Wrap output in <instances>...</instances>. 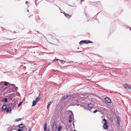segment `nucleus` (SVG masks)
Instances as JSON below:
<instances>
[{"mask_svg":"<svg viewBox=\"0 0 131 131\" xmlns=\"http://www.w3.org/2000/svg\"><path fill=\"white\" fill-rule=\"evenodd\" d=\"M47 131H50V129L49 128H48Z\"/></svg>","mask_w":131,"mask_h":131,"instance_id":"37","label":"nucleus"},{"mask_svg":"<svg viewBox=\"0 0 131 131\" xmlns=\"http://www.w3.org/2000/svg\"><path fill=\"white\" fill-rule=\"evenodd\" d=\"M62 129V127L60 125H59L58 128V131H60Z\"/></svg>","mask_w":131,"mask_h":131,"instance_id":"19","label":"nucleus"},{"mask_svg":"<svg viewBox=\"0 0 131 131\" xmlns=\"http://www.w3.org/2000/svg\"><path fill=\"white\" fill-rule=\"evenodd\" d=\"M18 127L20 128H25L26 127L25 125L22 124H21L19 125Z\"/></svg>","mask_w":131,"mask_h":131,"instance_id":"14","label":"nucleus"},{"mask_svg":"<svg viewBox=\"0 0 131 131\" xmlns=\"http://www.w3.org/2000/svg\"><path fill=\"white\" fill-rule=\"evenodd\" d=\"M70 126H71V125H69L68 126V128H70Z\"/></svg>","mask_w":131,"mask_h":131,"instance_id":"41","label":"nucleus"},{"mask_svg":"<svg viewBox=\"0 0 131 131\" xmlns=\"http://www.w3.org/2000/svg\"><path fill=\"white\" fill-rule=\"evenodd\" d=\"M70 111L71 112V114L69 116V122L70 123H71L72 121V116H73V119H74V116L73 114V113L72 111Z\"/></svg>","mask_w":131,"mask_h":131,"instance_id":"3","label":"nucleus"},{"mask_svg":"<svg viewBox=\"0 0 131 131\" xmlns=\"http://www.w3.org/2000/svg\"><path fill=\"white\" fill-rule=\"evenodd\" d=\"M47 53V54H51V53H48V52H46L45 53Z\"/></svg>","mask_w":131,"mask_h":131,"instance_id":"40","label":"nucleus"},{"mask_svg":"<svg viewBox=\"0 0 131 131\" xmlns=\"http://www.w3.org/2000/svg\"><path fill=\"white\" fill-rule=\"evenodd\" d=\"M37 31V32H38L39 33H40V32H39L38 31Z\"/></svg>","mask_w":131,"mask_h":131,"instance_id":"48","label":"nucleus"},{"mask_svg":"<svg viewBox=\"0 0 131 131\" xmlns=\"http://www.w3.org/2000/svg\"><path fill=\"white\" fill-rule=\"evenodd\" d=\"M129 29L131 31V27H129Z\"/></svg>","mask_w":131,"mask_h":131,"instance_id":"45","label":"nucleus"},{"mask_svg":"<svg viewBox=\"0 0 131 131\" xmlns=\"http://www.w3.org/2000/svg\"><path fill=\"white\" fill-rule=\"evenodd\" d=\"M45 0L49 3H52L53 1H51L49 0Z\"/></svg>","mask_w":131,"mask_h":131,"instance_id":"28","label":"nucleus"},{"mask_svg":"<svg viewBox=\"0 0 131 131\" xmlns=\"http://www.w3.org/2000/svg\"><path fill=\"white\" fill-rule=\"evenodd\" d=\"M59 9H60V10H61V9H60V8H59Z\"/></svg>","mask_w":131,"mask_h":131,"instance_id":"55","label":"nucleus"},{"mask_svg":"<svg viewBox=\"0 0 131 131\" xmlns=\"http://www.w3.org/2000/svg\"><path fill=\"white\" fill-rule=\"evenodd\" d=\"M56 130H54V129H53V131H56Z\"/></svg>","mask_w":131,"mask_h":131,"instance_id":"49","label":"nucleus"},{"mask_svg":"<svg viewBox=\"0 0 131 131\" xmlns=\"http://www.w3.org/2000/svg\"><path fill=\"white\" fill-rule=\"evenodd\" d=\"M43 47V48L44 49H46V50H47V49H46V48H45V47Z\"/></svg>","mask_w":131,"mask_h":131,"instance_id":"39","label":"nucleus"},{"mask_svg":"<svg viewBox=\"0 0 131 131\" xmlns=\"http://www.w3.org/2000/svg\"><path fill=\"white\" fill-rule=\"evenodd\" d=\"M21 118H18L16 119V122H19L20 121H21Z\"/></svg>","mask_w":131,"mask_h":131,"instance_id":"24","label":"nucleus"},{"mask_svg":"<svg viewBox=\"0 0 131 131\" xmlns=\"http://www.w3.org/2000/svg\"><path fill=\"white\" fill-rule=\"evenodd\" d=\"M16 59H19V58H16Z\"/></svg>","mask_w":131,"mask_h":131,"instance_id":"52","label":"nucleus"},{"mask_svg":"<svg viewBox=\"0 0 131 131\" xmlns=\"http://www.w3.org/2000/svg\"><path fill=\"white\" fill-rule=\"evenodd\" d=\"M116 118L117 119V123L118 125L119 126L121 121V119L118 116H117Z\"/></svg>","mask_w":131,"mask_h":131,"instance_id":"7","label":"nucleus"},{"mask_svg":"<svg viewBox=\"0 0 131 131\" xmlns=\"http://www.w3.org/2000/svg\"><path fill=\"white\" fill-rule=\"evenodd\" d=\"M79 105H80V107H83V108L84 109V110H89V111H90V109H89L88 108V107H85V106H83V105H81V104H77V105L78 106H79Z\"/></svg>","mask_w":131,"mask_h":131,"instance_id":"13","label":"nucleus"},{"mask_svg":"<svg viewBox=\"0 0 131 131\" xmlns=\"http://www.w3.org/2000/svg\"><path fill=\"white\" fill-rule=\"evenodd\" d=\"M13 130V129H12L10 130H9L8 131H12V130Z\"/></svg>","mask_w":131,"mask_h":131,"instance_id":"36","label":"nucleus"},{"mask_svg":"<svg viewBox=\"0 0 131 131\" xmlns=\"http://www.w3.org/2000/svg\"><path fill=\"white\" fill-rule=\"evenodd\" d=\"M1 84V83H0V84Z\"/></svg>","mask_w":131,"mask_h":131,"instance_id":"58","label":"nucleus"},{"mask_svg":"<svg viewBox=\"0 0 131 131\" xmlns=\"http://www.w3.org/2000/svg\"><path fill=\"white\" fill-rule=\"evenodd\" d=\"M14 32L15 33H16V32L15 31H14Z\"/></svg>","mask_w":131,"mask_h":131,"instance_id":"56","label":"nucleus"},{"mask_svg":"<svg viewBox=\"0 0 131 131\" xmlns=\"http://www.w3.org/2000/svg\"><path fill=\"white\" fill-rule=\"evenodd\" d=\"M93 106L94 105L92 103H90L88 104V107H88V108L90 109V110L91 109H93Z\"/></svg>","mask_w":131,"mask_h":131,"instance_id":"5","label":"nucleus"},{"mask_svg":"<svg viewBox=\"0 0 131 131\" xmlns=\"http://www.w3.org/2000/svg\"><path fill=\"white\" fill-rule=\"evenodd\" d=\"M27 11L28 12H29V10L28 9L27 10Z\"/></svg>","mask_w":131,"mask_h":131,"instance_id":"54","label":"nucleus"},{"mask_svg":"<svg viewBox=\"0 0 131 131\" xmlns=\"http://www.w3.org/2000/svg\"><path fill=\"white\" fill-rule=\"evenodd\" d=\"M17 131H24V130L22 129L19 128L17 129Z\"/></svg>","mask_w":131,"mask_h":131,"instance_id":"27","label":"nucleus"},{"mask_svg":"<svg viewBox=\"0 0 131 131\" xmlns=\"http://www.w3.org/2000/svg\"><path fill=\"white\" fill-rule=\"evenodd\" d=\"M16 129V128H14L13 129V130H15V129ZM12 129H13V128Z\"/></svg>","mask_w":131,"mask_h":131,"instance_id":"50","label":"nucleus"},{"mask_svg":"<svg viewBox=\"0 0 131 131\" xmlns=\"http://www.w3.org/2000/svg\"><path fill=\"white\" fill-rule=\"evenodd\" d=\"M103 121L104 122V123L103 125V127L104 129H106L108 128V125H107L108 123L107 120L105 118L103 119Z\"/></svg>","mask_w":131,"mask_h":131,"instance_id":"2","label":"nucleus"},{"mask_svg":"<svg viewBox=\"0 0 131 131\" xmlns=\"http://www.w3.org/2000/svg\"><path fill=\"white\" fill-rule=\"evenodd\" d=\"M52 102L51 101H50L48 102V104L47 106V109H49V107L50 106Z\"/></svg>","mask_w":131,"mask_h":131,"instance_id":"20","label":"nucleus"},{"mask_svg":"<svg viewBox=\"0 0 131 131\" xmlns=\"http://www.w3.org/2000/svg\"><path fill=\"white\" fill-rule=\"evenodd\" d=\"M99 111L98 110H95L94 111H93V113H95L96 112H97L98 111Z\"/></svg>","mask_w":131,"mask_h":131,"instance_id":"29","label":"nucleus"},{"mask_svg":"<svg viewBox=\"0 0 131 131\" xmlns=\"http://www.w3.org/2000/svg\"><path fill=\"white\" fill-rule=\"evenodd\" d=\"M40 100V99L39 97H37L36 99V100H35L37 102H39Z\"/></svg>","mask_w":131,"mask_h":131,"instance_id":"21","label":"nucleus"},{"mask_svg":"<svg viewBox=\"0 0 131 131\" xmlns=\"http://www.w3.org/2000/svg\"><path fill=\"white\" fill-rule=\"evenodd\" d=\"M105 101H107L108 103H111V99L108 97H106L105 98Z\"/></svg>","mask_w":131,"mask_h":131,"instance_id":"9","label":"nucleus"},{"mask_svg":"<svg viewBox=\"0 0 131 131\" xmlns=\"http://www.w3.org/2000/svg\"><path fill=\"white\" fill-rule=\"evenodd\" d=\"M64 16L67 18H69L71 17V15H70L65 12L63 13Z\"/></svg>","mask_w":131,"mask_h":131,"instance_id":"12","label":"nucleus"},{"mask_svg":"<svg viewBox=\"0 0 131 131\" xmlns=\"http://www.w3.org/2000/svg\"><path fill=\"white\" fill-rule=\"evenodd\" d=\"M42 34V35L43 36V37H44V36L43 34Z\"/></svg>","mask_w":131,"mask_h":131,"instance_id":"53","label":"nucleus"},{"mask_svg":"<svg viewBox=\"0 0 131 131\" xmlns=\"http://www.w3.org/2000/svg\"><path fill=\"white\" fill-rule=\"evenodd\" d=\"M28 1H26V2L25 3H26V4H28Z\"/></svg>","mask_w":131,"mask_h":131,"instance_id":"35","label":"nucleus"},{"mask_svg":"<svg viewBox=\"0 0 131 131\" xmlns=\"http://www.w3.org/2000/svg\"><path fill=\"white\" fill-rule=\"evenodd\" d=\"M64 12H63V10H62V9H61V10H60V13H63H63H64Z\"/></svg>","mask_w":131,"mask_h":131,"instance_id":"32","label":"nucleus"},{"mask_svg":"<svg viewBox=\"0 0 131 131\" xmlns=\"http://www.w3.org/2000/svg\"><path fill=\"white\" fill-rule=\"evenodd\" d=\"M28 131H31L30 130V128H29V129Z\"/></svg>","mask_w":131,"mask_h":131,"instance_id":"44","label":"nucleus"},{"mask_svg":"<svg viewBox=\"0 0 131 131\" xmlns=\"http://www.w3.org/2000/svg\"><path fill=\"white\" fill-rule=\"evenodd\" d=\"M59 60V59H54L53 61L54 62L56 61Z\"/></svg>","mask_w":131,"mask_h":131,"instance_id":"26","label":"nucleus"},{"mask_svg":"<svg viewBox=\"0 0 131 131\" xmlns=\"http://www.w3.org/2000/svg\"><path fill=\"white\" fill-rule=\"evenodd\" d=\"M73 125L74 126V122H73Z\"/></svg>","mask_w":131,"mask_h":131,"instance_id":"38","label":"nucleus"},{"mask_svg":"<svg viewBox=\"0 0 131 131\" xmlns=\"http://www.w3.org/2000/svg\"><path fill=\"white\" fill-rule=\"evenodd\" d=\"M11 107H9L7 108L6 110V112L7 113H9L11 112Z\"/></svg>","mask_w":131,"mask_h":131,"instance_id":"11","label":"nucleus"},{"mask_svg":"<svg viewBox=\"0 0 131 131\" xmlns=\"http://www.w3.org/2000/svg\"><path fill=\"white\" fill-rule=\"evenodd\" d=\"M17 93L18 94V96H20V94H19V93L18 92H17Z\"/></svg>","mask_w":131,"mask_h":131,"instance_id":"31","label":"nucleus"},{"mask_svg":"<svg viewBox=\"0 0 131 131\" xmlns=\"http://www.w3.org/2000/svg\"><path fill=\"white\" fill-rule=\"evenodd\" d=\"M125 28H128V26H125Z\"/></svg>","mask_w":131,"mask_h":131,"instance_id":"33","label":"nucleus"},{"mask_svg":"<svg viewBox=\"0 0 131 131\" xmlns=\"http://www.w3.org/2000/svg\"><path fill=\"white\" fill-rule=\"evenodd\" d=\"M74 131H77V130H75L74 129Z\"/></svg>","mask_w":131,"mask_h":131,"instance_id":"57","label":"nucleus"},{"mask_svg":"<svg viewBox=\"0 0 131 131\" xmlns=\"http://www.w3.org/2000/svg\"><path fill=\"white\" fill-rule=\"evenodd\" d=\"M38 47V46H37L34 47Z\"/></svg>","mask_w":131,"mask_h":131,"instance_id":"51","label":"nucleus"},{"mask_svg":"<svg viewBox=\"0 0 131 131\" xmlns=\"http://www.w3.org/2000/svg\"><path fill=\"white\" fill-rule=\"evenodd\" d=\"M22 103H23V102H21L20 103L18 104V107L20 106L21 105V104H22Z\"/></svg>","mask_w":131,"mask_h":131,"instance_id":"25","label":"nucleus"},{"mask_svg":"<svg viewBox=\"0 0 131 131\" xmlns=\"http://www.w3.org/2000/svg\"><path fill=\"white\" fill-rule=\"evenodd\" d=\"M88 97V96L85 95V96L83 97H81L82 98V100H84V99H85L87 98Z\"/></svg>","mask_w":131,"mask_h":131,"instance_id":"22","label":"nucleus"},{"mask_svg":"<svg viewBox=\"0 0 131 131\" xmlns=\"http://www.w3.org/2000/svg\"><path fill=\"white\" fill-rule=\"evenodd\" d=\"M2 101L4 102H7L8 101V99L7 98H3L2 99Z\"/></svg>","mask_w":131,"mask_h":131,"instance_id":"16","label":"nucleus"},{"mask_svg":"<svg viewBox=\"0 0 131 131\" xmlns=\"http://www.w3.org/2000/svg\"><path fill=\"white\" fill-rule=\"evenodd\" d=\"M37 0H35V4H36V5H37L36 2H37Z\"/></svg>","mask_w":131,"mask_h":131,"instance_id":"34","label":"nucleus"},{"mask_svg":"<svg viewBox=\"0 0 131 131\" xmlns=\"http://www.w3.org/2000/svg\"><path fill=\"white\" fill-rule=\"evenodd\" d=\"M9 83L8 82H4V85L5 86H6L8 85V84Z\"/></svg>","mask_w":131,"mask_h":131,"instance_id":"23","label":"nucleus"},{"mask_svg":"<svg viewBox=\"0 0 131 131\" xmlns=\"http://www.w3.org/2000/svg\"><path fill=\"white\" fill-rule=\"evenodd\" d=\"M93 43V42L89 40H82L79 42V44L81 46L84 43L87 44L89 43Z\"/></svg>","mask_w":131,"mask_h":131,"instance_id":"1","label":"nucleus"},{"mask_svg":"<svg viewBox=\"0 0 131 131\" xmlns=\"http://www.w3.org/2000/svg\"><path fill=\"white\" fill-rule=\"evenodd\" d=\"M66 62H67L66 61H64L63 62H64V63H63V64H64V63Z\"/></svg>","mask_w":131,"mask_h":131,"instance_id":"43","label":"nucleus"},{"mask_svg":"<svg viewBox=\"0 0 131 131\" xmlns=\"http://www.w3.org/2000/svg\"><path fill=\"white\" fill-rule=\"evenodd\" d=\"M56 122L54 121L53 123V129H54V130H56L57 128Z\"/></svg>","mask_w":131,"mask_h":131,"instance_id":"6","label":"nucleus"},{"mask_svg":"<svg viewBox=\"0 0 131 131\" xmlns=\"http://www.w3.org/2000/svg\"><path fill=\"white\" fill-rule=\"evenodd\" d=\"M59 61H60L61 62V63H62L64 61L63 60H59Z\"/></svg>","mask_w":131,"mask_h":131,"instance_id":"30","label":"nucleus"},{"mask_svg":"<svg viewBox=\"0 0 131 131\" xmlns=\"http://www.w3.org/2000/svg\"><path fill=\"white\" fill-rule=\"evenodd\" d=\"M2 107V110L3 111H5L6 110L7 108L6 105H3Z\"/></svg>","mask_w":131,"mask_h":131,"instance_id":"10","label":"nucleus"},{"mask_svg":"<svg viewBox=\"0 0 131 131\" xmlns=\"http://www.w3.org/2000/svg\"><path fill=\"white\" fill-rule=\"evenodd\" d=\"M124 87L126 89H128L129 90H131V87L127 83H125L123 85Z\"/></svg>","mask_w":131,"mask_h":131,"instance_id":"4","label":"nucleus"},{"mask_svg":"<svg viewBox=\"0 0 131 131\" xmlns=\"http://www.w3.org/2000/svg\"><path fill=\"white\" fill-rule=\"evenodd\" d=\"M49 43H50V44H52V45H54V44H53V43H51V42H49Z\"/></svg>","mask_w":131,"mask_h":131,"instance_id":"46","label":"nucleus"},{"mask_svg":"<svg viewBox=\"0 0 131 131\" xmlns=\"http://www.w3.org/2000/svg\"><path fill=\"white\" fill-rule=\"evenodd\" d=\"M68 97V96L67 95H64L62 97V100H64L67 98Z\"/></svg>","mask_w":131,"mask_h":131,"instance_id":"15","label":"nucleus"},{"mask_svg":"<svg viewBox=\"0 0 131 131\" xmlns=\"http://www.w3.org/2000/svg\"><path fill=\"white\" fill-rule=\"evenodd\" d=\"M12 87L15 90V91H17L18 89V87L16 86L14 84H11Z\"/></svg>","mask_w":131,"mask_h":131,"instance_id":"8","label":"nucleus"},{"mask_svg":"<svg viewBox=\"0 0 131 131\" xmlns=\"http://www.w3.org/2000/svg\"><path fill=\"white\" fill-rule=\"evenodd\" d=\"M43 128L44 131H45L47 129V124L46 123H45L44 124Z\"/></svg>","mask_w":131,"mask_h":131,"instance_id":"17","label":"nucleus"},{"mask_svg":"<svg viewBox=\"0 0 131 131\" xmlns=\"http://www.w3.org/2000/svg\"><path fill=\"white\" fill-rule=\"evenodd\" d=\"M81 2H84V0H81Z\"/></svg>","mask_w":131,"mask_h":131,"instance_id":"47","label":"nucleus"},{"mask_svg":"<svg viewBox=\"0 0 131 131\" xmlns=\"http://www.w3.org/2000/svg\"><path fill=\"white\" fill-rule=\"evenodd\" d=\"M37 102L35 101L34 100L32 102V106H35L37 104Z\"/></svg>","mask_w":131,"mask_h":131,"instance_id":"18","label":"nucleus"},{"mask_svg":"<svg viewBox=\"0 0 131 131\" xmlns=\"http://www.w3.org/2000/svg\"><path fill=\"white\" fill-rule=\"evenodd\" d=\"M40 93H39V96H38V97H39V96H40Z\"/></svg>","mask_w":131,"mask_h":131,"instance_id":"42","label":"nucleus"}]
</instances>
